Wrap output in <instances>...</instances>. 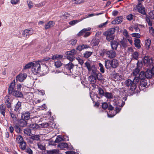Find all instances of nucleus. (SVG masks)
Returning <instances> with one entry per match:
<instances>
[{"mask_svg": "<svg viewBox=\"0 0 154 154\" xmlns=\"http://www.w3.org/2000/svg\"><path fill=\"white\" fill-rule=\"evenodd\" d=\"M139 82L138 78L136 77H134L133 81L128 79L125 81V84L127 86L130 87V89L132 91L134 90L136 88V85Z\"/></svg>", "mask_w": 154, "mask_h": 154, "instance_id": "1", "label": "nucleus"}, {"mask_svg": "<svg viewBox=\"0 0 154 154\" xmlns=\"http://www.w3.org/2000/svg\"><path fill=\"white\" fill-rule=\"evenodd\" d=\"M116 31L115 28H111L103 33V35L106 36L107 40L110 41L114 38V34Z\"/></svg>", "mask_w": 154, "mask_h": 154, "instance_id": "2", "label": "nucleus"}, {"mask_svg": "<svg viewBox=\"0 0 154 154\" xmlns=\"http://www.w3.org/2000/svg\"><path fill=\"white\" fill-rule=\"evenodd\" d=\"M143 62L145 66L148 67V68H151L152 64L154 63V60L149 57L145 56L143 59Z\"/></svg>", "mask_w": 154, "mask_h": 154, "instance_id": "3", "label": "nucleus"}, {"mask_svg": "<svg viewBox=\"0 0 154 154\" xmlns=\"http://www.w3.org/2000/svg\"><path fill=\"white\" fill-rule=\"evenodd\" d=\"M77 51L74 49L71 50L67 51L66 54L67 55V58L71 61H73L75 59V57L74 56L76 54Z\"/></svg>", "mask_w": 154, "mask_h": 154, "instance_id": "4", "label": "nucleus"}, {"mask_svg": "<svg viewBox=\"0 0 154 154\" xmlns=\"http://www.w3.org/2000/svg\"><path fill=\"white\" fill-rule=\"evenodd\" d=\"M31 70L34 74H36L39 73L41 70L40 64L38 62L33 63V65L32 68Z\"/></svg>", "mask_w": 154, "mask_h": 154, "instance_id": "5", "label": "nucleus"}, {"mask_svg": "<svg viewBox=\"0 0 154 154\" xmlns=\"http://www.w3.org/2000/svg\"><path fill=\"white\" fill-rule=\"evenodd\" d=\"M91 30V28L90 27L83 29L78 33V35L79 36L83 35L84 37H87L90 35L91 32L88 31Z\"/></svg>", "mask_w": 154, "mask_h": 154, "instance_id": "6", "label": "nucleus"}, {"mask_svg": "<svg viewBox=\"0 0 154 154\" xmlns=\"http://www.w3.org/2000/svg\"><path fill=\"white\" fill-rule=\"evenodd\" d=\"M33 30L30 28L26 29L23 31L22 33V36L26 38H28L30 35L33 34Z\"/></svg>", "mask_w": 154, "mask_h": 154, "instance_id": "7", "label": "nucleus"}, {"mask_svg": "<svg viewBox=\"0 0 154 154\" xmlns=\"http://www.w3.org/2000/svg\"><path fill=\"white\" fill-rule=\"evenodd\" d=\"M106 55L108 58L109 59H112L116 57V54L115 51L114 50H107L106 52Z\"/></svg>", "mask_w": 154, "mask_h": 154, "instance_id": "8", "label": "nucleus"}, {"mask_svg": "<svg viewBox=\"0 0 154 154\" xmlns=\"http://www.w3.org/2000/svg\"><path fill=\"white\" fill-rule=\"evenodd\" d=\"M138 11L143 15H146V14L145 11V8L143 7L141 3H138L136 6Z\"/></svg>", "mask_w": 154, "mask_h": 154, "instance_id": "9", "label": "nucleus"}, {"mask_svg": "<svg viewBox=\"0 0 154 154\" xmlns=\"http://www.w3.org/2000/svg\"><path fill=\"white\" fill-rule=\"evenodd\" d=\"M27 76L26 73H20L16 76V80L20 82H22L26 79Z\"/></svg>", "mask_w": 154, "mask_h": 154, "instance_id": "10", "label": "nucleus"}, {"mask_svg": "<svg viewBox=\"0 0 154 154\" xmlns=\"http://www.w3.org/2000/svg\"><path fill=\"white\" fill-rule=\"evenodd\" d=\"M5 101L7 107L10 109L11 108V101L8 95H6L5 98Z\"/></svg>", "mask_w": 154, "mask_h": 154, "instance_id": "11", "label": "nucleus"}, {"mask_svg": "<svg viewBox=\"0 0 154 154\" xmlns=\"http://www.w3.org/2000/svg\"><path fill=\"white\" fill-rule=\"evenodd\" d=\"M123 19L122 16L118 17L112 22V24H118L120 23L123 21Z\"/></svg>", "mask_w": 154, "mask_h": 154, "instance_id": "12", "label": "nucleus"}, {"mask_svg": "<svg viewBox=\"0 0 154 154\" xmlns=\"http://www.w3.org/2000/svg\"><path fill=\"white\" fill-rule=\"evenodd\" d=\"M30 113L29 112H24L21 114V118L22 119L28 120L30 118Z\"/></svg>", "mask_w": 154, "mask_h": 154, "instance_id": "13", "label": "nucleus"}, {"mask_svg": "<svg viewBox=\"0 0 154 154\" xmlns=\"http://www.w3.org/2000/svg\"><path fill=\"white\" fill-rule=\"evenodd\" d=\"M74 66L71 63H69L66 65L65 68V70L68 73H71V69H72Z\"/></svg>", "mask_w": 154, "mask_h": 154, "instance_id": "14", "label": "nucleus"}, {"mask_svg": "<svg viewBox=\"0 0 154 154\" xmlns=\"http://www.w3.org/2000/svg\"><path fill=\"white\" fill-rule=\"evenodd\" d=\"M58 147H60L62 149H63L64 148H69L70 149H72L73 147L72 146H69L67 143H62L59 144Z\"/></svg>", "mask_w": 154, "mask_h": 154, "instance_id": "15", "label": "nucleus"}, {"mask_svg": "<svg viewBox=\"0 0 154 154\" xmlns=\"http://www.w3.org/2000/svg\"><path fill=\"white\" fill-rule=\"evenodd\" d=\"M126 99L127 98L125 97L123 98L121 105L120 106V105H119V106L116 107V114H117V113L119 112L121 110V108L120 107V106L121 107H122L125 104V103L123 101V100H126Z\"/></svg>", "mask_w": 154, "mask_h": 154, "instance_id": "16", "label": "nucleus"}, {"mask_svg": "<svg viewBox=\"0 0 154 154\" xmlns=\"http://www.w3.org/2000/svg\"><path fill=\"white\" fill-rule=\"evenodd\" d=\"M118 60L116 59H114L111 60V64L112 68H116L119 65Z\"/></svg>", "mask_w": 154, "mask_h": 154, "instance_id": "17", "label": "nucleus"}, {"mask_svg": "<svg viewBox=\"0 0 154 154\" xmlns=\"http://www.w3.org/2000/svg\"><path fill=\"white\" fill-rule=\"evenodd\" d=\"M15 86V81L14 80L10 85L8 88V94H11L13 92V90Z\"/></svg>", "mask_w": 154, "mask_h": 154, "instance_id": "18", "label": "nucleus"}, {"mask_svg": "<svg viewBox=\"0 0 154 154\" xmlns=\"http://www.w3.org/2000/svg\"><path fill=\"white\" fill-rule=\"evenodd\" d=\"M6 109V106L4 104H2L0 105V112L4 117L5 116Z\"/></svg>", "mask_w": 154, "mask_h": 154, "instance_id": "19", "label": "nucleus"}, {"mask_svg": "<svg viewBox=\"0 0 154 154\" xmlns=\"http://www.w3.org/2000/svg\"><path fill=\"white\" fill-rule=\"evenodd\" d=\"M89 46L87 45H79L78 46L76 49L77 50L80 51H82V50L86 49L89 48Z\"/></svg>", "mask_w": 154, "mask_h": 154, "instance_id": "20", "label": "nucleus"}, {"mask_svg": "<svg viewBox=\"0 0 154 154\" xmlns=\"http://www.w3.org/2000/svg\"><path fill=\"white\" fill-rule=\"evenodd\" d=\"M95 75H91L89 77V80L91 84H94L96 82L97 78Z\"/></svg>", "mask_w": 154, "mask_h": 154, "instance_id": "21", "label": "nucleus"}, {"mask_svg": "<svg viewBox=\"0 0 154 154\" xmlns=\"http://www.w3.org/2000/svg\"><path fill=\"white\" fill-rule=\"evenodd\" d=\"M111 44L112 49L113 50H116L119 43L117 41H113L111 42Z\"/></svg>", "mask_w": 154, "mask_h": 154, "instance_id": "22", "label": "nucleus"}, {"mask_svg": "<svg viewBox=\"0 0 154 154\" xmlns=\"http://www.w3.org/2000/svg\"><path fill=\"white\" fill-rule=\"evenodd\" d=\"M145 73L146 78L148 79H151L153 75L151 70L149 69L147 70Z\"/></svg>", "mask_w": 154, "mask_h": 154, "instance_id": "23", "label": "nucleus"}, {"mask_svg": "<svg viewBox=\"0 0 154 154\" xmlns=\"http://www.w3.org/2000/svg\"><path fill=\"white\" fill-rule=\"evenodd\" d=\"M90 69V72H89L91 73V75H96L97 73V69L95 66V65L92 66Z\"/></svg>", "mask_w": 154, "mask_h": 154, "instance_id": "24", "label": "nucleus"}, {"mask_svg": "<svg viewBox=\"0 0 154 154\" xmlns=\"http://www.w3.org/2000/svg\"><path fill=\"white\" fill-rule=\"evenodd\" d=\"M54 25V23L53 21H50L46 24L45 28L46 29L53 27Z\"/></svg>", "mask_w": 154, "mask_h": 154, "instance_id": "25", "label": "nucleus"}, {"mask_svg": "<svg viewBox=\"0 0 154 154\" xmlns=\"http://www.w3.org/2000/svg\"><path fill=\"white\" fill-rule=\"evenodd\" d=\"M140 82V85L142 87H146L147 84V82L146 79H143L139 81Z\"/></svg>", "mask_w": 154, "mask_h": 154, "instance_id": "26", "label": "nucleus"}, {"mask_svg": "<svg viewBox=\"0 0 154 154\" xmlns=\"http://www.w3.org/2000/svg\"><path fill=\"white\" fill-rule=\"evenodd\" d=\"M137 77L138 78L139 81L145 79L146 77L145 72L143 71H141L138 77Z\"/></svg>", "mask_w": 154, "mask_h": 154, "instance_id": "27", "label": "nucleus"}, {"mask_svg": "<svg viewBox=\"0 0 154 154\" xmlns=\"http://www.w3.org/2000/svg\"><path fill=\"white\" fill-rule=\"evenodd\" d=\"M13 94L15 97H22L23 96L22 93L17 91H14Z\"/></svg>", "mask_w": 154, "mask_h": 154, "instance_id": "28", "label": "nucleus"}, {"mask_svg": "<svg viewBox=\"0 0 154 154\" xmlns=\"http://www.w3.org/2000/svg\"><path fill=\"white\" fill-rule=\"evenodd\" d=\"M111 60H105V66L106 68L109 69L111 67Z\"/></svg>", "mask_w": 154, "mask_h": 154, "instance_id": "29", "label": "nucleus"}, {"mask_svg": "<svg viewBox=\"0 0 154 154\" xmlns=\"http://www.w3.org/2000/svg\"><path fill=\"white\" fill-rule=\"evenodd\" d=\"M32 131H34L33 130H31V129L29 128L25 129L24 130V133L29 136H30L32 135Z\"/></svg>", "mask_w": 154, "mask_h": 154, "instance_id": "30", "label": "nucleus"}, {"mask_svg": "<svg viewBox=\"0 0 154 154\" xmlns=\"http://www.w3.org/2000/svg\"><path fill=\"white\" fill-rule=\"evenodd\" d=\"M151 43V40L149 38L145 41V46L147 49H149L150 48Z\"/></svg>", "mask_w": 154, "mask_h": 154, "instance_id": "31", "label": "nucleus"}, {"mask_svg": "<svg viewBox=\"0 0 154 154\" xmlns=\"http://www.w3.org/2000/svg\"><path fill=\"white\" fill-rule=\"evenodd\" d=\"M21 103L18 101L15 106L14 110L17 112H19L21 109Z\"/></svg>", "mask_w": 154, "mask_h": 154, "instance_id": "32", "label": "nucleus"}, {"mask_svg": "<svg viewBox=\"0 0 154 154\" xmlns=\"http://www.w3.org/2000/svg\"><path fill=\"white\" fill-rule=\"evenodd\" d=\"M140 41L139 39H136L134 40V45L135 47L138 49H139L141 47L140 45Z\"/></svg>", "mask_w": 154, "mask_h": 154, "instance_id": "33", "label": "nucleus"}, {"mask_svg": "<svg viewBox=\"0 0 154 154\" xmlns=\"http://www.w3.org/2000/svg\"><path fill=\"white\" fill-rule=\"evenodd\" d=\"M139 63H137V67L133 71V74L134 75L136 76L139 73L140 71V66H138Z\"/></svg>", "mask_w": 154, "mask_h": 154, "instance_id": "34", "label": "nucleus"}, {"mask_svg": "<svg viewBox=\"0 0 154 154\" xmlns=\"http://www.w3.org/2000/svg\"><path fill=\"white\" fill-rule=\"evenodd\" d=\"M30 128L35 130L39 129L40 126L39 125L36 123L32 124L30 125Z\"/></svg>", "mask_w": 154, "mask_h": 154, "instance_id": "35", "label": "nucleus"}, {"mask_svg": "<svg viewBox=\"0 0 154 154\" xmlns=\"http://www.w3.org/2000/svg\"><path fill=\"white\" fill-rule=\"evenodd\" d=\"M132 56L133 59L137 60L139 58V54L137 52L135 51L133 53Z\"/></svg>", "mask_w": 154, "mask_h": 154, "instance_id": "36", "label": "nucleus"}, {"mask_svg": "<svg viewBox=\"0 0 154 154\" xmlns=\"http://www.w3.org/2000/svg\"><path fill=\"white\" fill-rule=\"evenodd\" d=\"M26 120L22 119L20 120L19 122L20 125L21 127H24L26 125H27V122Z\"/></svg>", "mask_w": 154, "mask_h": 154, "instance_id": "37", "label": "nucleus"}, {"mask_svg": "<svg viewBox=\"0 0 154 154\" xmlns=\"http://www.w3.org/2000/svg\"><path fill=\"white\" fill-rule=\"evenodd\" d=\"M63 57V56L62 55L56 54L53 55L52 57V59L54 60H55L56 59H61Z\"/></svg>", "mask_w": 154, "mask_h": 154, "instance_id": "38", "label": "nucleus"}, {"mask_svg": "<svg viewBox=\"0 0 154 154\" xmlns=\"http://www.w3.org/2000/svg\"><path fill=\"white\" fill-rule=\"evenodd\" d=\"M19 144H20V147L21 149L23 150L26 149V144L25 142L23 141Z\"/></svg>", "mask_w": 154, "mask_h": 154, "instance_id": "39", "label": "nucleus"}, {"mask_svg": "<svg viewBox=\"0 0 154 154\" xmlns=\"http://www.w3.org/2000/svg\"><path fill=\"white\" fill-rule=\"evenodd\" d=\"M98 94L100 96H101V97L104 96L105 93H104L103 90L100 87L98 88Z\"/></svg>", "mask_w": 154, "mask_h": 154, "instance_id": "40", "label": "nucleus"}, {"mask_svg": "<svg viewBox=\"0 0 154 154\" xmlns=\"http://www.w3.org/2000/svg\"><path fill=\"white\" fill-rule=\"evenodd\" d=\"M59 152V150L58 149H53L48 151L47 153L48 154H55Z\"/></svg>", "mask_w": 154, "mask_h": 154, "instance_id": "41", "label": "nucleus"}, {"mask_svg": "<svg viewBox=\"0 0 154 154\" xmlns=\"http://www.w3.org/2000/svg\"><path fill=\"white\" fill-rule=\"evenodd\" d=\"M96 76L97 79L99 81L102 80H103V76L102 74L100 72H98L96 74Z\"/></svg>", "mask_w": 154, "mask_h": 154, "instance_id": "42", "label": "nucleus"}, {"mask_svg": "<svg viewBox=\"0 0 154 154\" xmlns=\"http://www.w3.org/2000/svg\"><path fill=\"white\" fill-rule=\"evenodd\" d=\"M104 96L107 98L111 99L112 98L113 95L112 94L111 92H106L105 93Z\"/></svg>", "mask_w": 154, "mask_h": 154, "instance_id": "43", "label": "nucleus"}, {"mask_svg": "<svg viewBox=\"0 0 154 154\" xmlns=\"http://www.w3.org/2000/svg\"><path fill=\"white\" fill-rule=\"evenodd\" d=\"M23 138L20 135H18L16 139V141L18 143H20L23 142Z\"/></svg>", "mask_w": 154, "mask_h": 154, "instance_id": "44", "label": "nucleus"}, {"mask_svg": "<svg viewBox=\"0 0 154 154\" xmlns=\"http://www.w3.org/2000/svg\"><path fill=\"white\" fill-rule=\"evenodd\" d=\"M149 17L148 16H146V20L148 23L149 26H152V21L151 20Z\"/></svg>", "mask_w": 154, "mask_h": 154, "instance_id": "45", "label": "nucleus"}, {"mask_svg": "<svg viewBox=\"0 0 154 154\" xmlns=\"http://www.w3.org/2000/svg\"><path fill=\"white\" fill-rule=\"evenodd\" d=\"M51 123V122H48L47 123H43L40 124V125H41V126H42V128H47L50 126Z\"/></svg>", "mask_w": 154, "mask_h": 154, "instance_id": "46", "label": "nucleus"}, {"mask_svg": "<svg viewBox=\"0 0 154 154\" xmlns=\"http://www.w3.org/2000/svg\"><path fill=\"white\" fill-rule=\"evenodd\" d=\"M92 54V52L90 51H87L84 54V57L88 58L90 57Z\"/></svg>", "mask_w": 154, "mask_h": 154, "instance_id": "47", "label": "nucleus"}, {"mask_svg": "<svg viewBox=\"0 0 154 154\" xmlns=\"http://www.w3.org/2000/svg\"><path fill=\"white\" fill-rule=\"evenodd\" d=\"M77 42V40L76 39H72L70 40L69 42V44L72 45H75Z\"/></svg>", "mask_w": 154, "mask_h": 154, "instance_id": "48", "label": "nucleus"}, {"mask_svg": "<svg viewBox=\"0 0 154 154\" xmlns=\"http://www.w3.org/2000/svg\"><path fill=\"white\" fill-rule=\"evenodd\" d=\"M85 0H72V2L73 4H80L83 3Z\"/></svg>", "mask_w": 154, "mask_h": 154, "instance_id": "49", "label": "nucleus"}, {"mask_svg": "<svg viewBox=\"0 0 154 154\" xmlns=\"http://www.w3.org/2000/svg\"><path fill=\"white\" fill-rule=\"evenodd\" d=\"M33 65V63L32 62H30L29 63H28L27 64H26L24 68V69H28L30 67H32Z\"/></svg>", "mask_w": 154, "mask_h": 154, "instance_id": "50", "label": "nucleus"}, {"mask_svg": "<svg viewBox=\"0 0 154 154\" xmlns=\"http://www.w3.org/2000/svg\"><path fill=\"white\" fill-rule=\"evenodd\" d=\"M69 16V13H65L63 15L61 16V18L63 20H66Z\"/></svg>", "mask_w": 154, "mask_h": 154, "instance_id": "51", "label": "nucleus"}, {"mask_svg": "<svg viewBox=\"0 0 154 154\" xmlns=\"http://www.w3.org/2000/svg\"><path fill=\"white\" fill-rule=\"evenodd\" d=\"M63 140V138L60 136H57V138H56L55 142L56 143H59L61 141Z\"/></svg>", "mask_w": 154, "mask_h": 154, "instance_id": "52", "label": "nucleus"}, {"mask_svg": "<svg viewBox=\"0 0 154 154\" xmlns=\"http://www.w3.org/2000/svg\"><path fill=\"white\" fill-rule=\"evenodd\" d=\"M31 139L35 140H40V136L39 135H35L32 136L31 137Z\"/></svg>", "mask_w": 154, "mask_h": 154, "instance_id": "53", "label": "nucleus"}, {"mask_svg": "<svg viewBox=\"0 0 154 154\" xmlns=\"http://www.w3.org/2000/svg\"><path fill=\"white\" fill-rule=\"evenodd\" d=\"M80 21L78 20H74L71 21H70L69 23V25H74L75 24L79 22Z\"/></svg>", "mask_w": 154, "mask_h": 154, "instance_id": "54", "label": "nucleus"}, {"mask_svg": "<svg viewBox=\"0 0 154 154\" xmlns=\"http://www.w3.org/2000/svg\"><path fill=\"white\" fill-rule=\"evenodd\" d=\"M98 65L99 67L100 68V71L102 73H104V70L103 65L101 63H99Z\"/></svg>", "mask_w": 154, "mask_h": 154, "instance_id": "55", "label": "nucleus"}, {"mask_svg": "<svg viewBox=\"0 0 154 154\" xmlns=\"http://www.w3.org/2000/svg\"><path fill=\"white\" fill-rule=\"evenodd\" d=\"M62 65V63L60 61H58L55 62V65L57 68L60 67Z\"/></svg>", "mask_w": 154, "mask_h": 154, "instance_id": "56", "label": "nucleus"}, {"mask_svg": "<svg viewBox=\"0 0 154 154\" xmlns=\"http://www.w3.org/2000/svg\"><path fill=\"white\" fill-rule=\"evenodd\" d=\"M85 64L88 69V72H90V69L91 68V66L90 63L87 62L85 63Z\"/></svg>", "mask_w": 154, "mask_h": 154, "instance_id": "57", "label": "nucleus"}, {"mask_svg": "<svg viewBox=\"0 0 154 154\" xmlns=\"http://www.w3.org/2000/svg\"><path fill=\"white\" fill-rule=\"evenodd\" d=\"M28 5L29 8L31 9L33 6V3L31 1H27Z\"/></svg>", "mask_w": 154, "mask_h": 154, "instance_id": "58", "label": "nucleus"}, {"mask_svg": "<svg viewBox=\"0 0 154 154\" xmlns=\"http://www.w3.org/2000/svg\"><path fill=\"white\" fill-rule=\"evenodd\" d=\"M10 114L11 117L14 121H17V118L15 117V115L13 113L10 112Z\"/></svg>", "mask_w": 154, "mask_h": 154, "instance_id": "59", "label": "nucleus"}, {"mask_svg": "<svg viewBox=\"0 0 154 154\" xmlns=\"http://www.w3.org/2000/svg\"><path fill=\"white\" fill-rule=\"evenodd\" d=\"M108 22V21L107 20L106 22L99 25L98 26V27L100 28L104 27H105V26L107 24Z\"/></svg>", "mask_w": 154, "mask_h": 154, "instance_id": "60", "label": "nucleus"}, {"mask_svg": "<svg viewBox=\"0 0 154 154\" xmlns=\"http://www.w3.org/2000/svg\"><path fill=\"white\" fill-rule=\"evenodd\" d=\"M149 32L152 35H153L154 33V29L153 28L150 26L149 28Z\"/></svg>", "mask_w": 154, "mask_h": 154, "instance_id": "61", "label": "nucleus"}, {"mask_svg": "<svg viewBox=\"0 0 154 154\" xmlns=\"http://www.w3.org/2000/svg\"><path fill=\"white\" fill-rule=\"evenodd\" d=\"M132 36L133 37H136L138 38H139L140 37V34L136 33H133L132 34Z\"/></svg>", "mask_w": 154, "mask_h": 154, "instance_id": "62", "label": "nucleus"}, {"mask_svg": "<svg viewBox=\"0 0 154 154\" xmlns=\"http://www.w3.org/2000/svg\"><path fill=\"white\" fill-rule=\"evenodd\" d=\"M149 17L151 19H154V11H151L149 13Z\"/></svg>", "mask_w": 154, "mask_h": 154, "instance_id": "63", "label": "nucleus"}, {"mask_svg": "<svg viewBox=\"0 0 154 154\" xmlns=\"http://www.w3.org/2000/svg\"><path fill=\"white\" fill-rule=\"evenodd\" d=\"M108 104L106 102L103 103L102 105V107L103 109H106L108 108Z\"/></svg>", "mask_w": 154, "mask_h": 154, "instance_id": "64", "label": "nucleus"}]
</instances>
